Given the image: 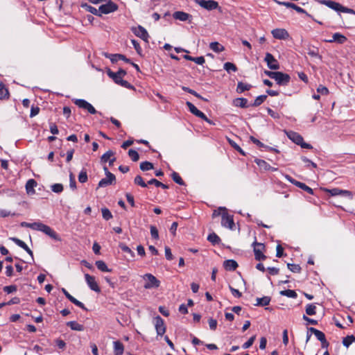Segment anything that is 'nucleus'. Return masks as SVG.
<instances>
[{
  "mask_svg": "<svg viewBox=\"0 0 355 355\" xmlns=\"http://www.w3.org/2000/svg\"><path fill=\"white\" fill-rule=\"evenodd\" d=\"M34 230H37L42 232L45 234L50 236L51 239L55 241H61L60 236L49 226L40 223V222H35L31 223V228Z\"/></svg>",
  "mask_w": 355,
  "mask_h": 355,
  "instance_id": "nucleus-1",
  "label": "nucleus"
},
{
  "mask_svg": "<svg viewBox=\"0 0 355 355\" xmlns=\"http://www.w3.org/2000/svg\"><path fill=\"white\" fill-rule=\"evenodd\" d=\"M288 137L297 145L300 146L303 148L311 149L313 146L304 141L303 137L297 132L289 131L287 133Z\"/></svg>",
  "mask_w": 355,
  "mask_h": 355,
  "instance_id": "nucleus-2",
  "label": "nucleus"
},
{
  "mask_svg": "<svg viewBox=\"0 0 355 355\" xmlns=\"http://www.w3.org/2000/svg\"><path fill=\"white\" fill-rule=\"evenodd\" d=\"M143 279L146 282L144 285L146 289L156 288L160 286V281L150 273L145 274Z\"/></svg>",
  "mask_w": 355,
  "mask_h": 355,
  "instance_id": "nucleus-3",
  "label": "nucleus"
},
{
  "mask_svg": "<svg viewBox=\"0 0 355 355\" xmlns=\"http://www.w3.org/2000/svg\"><path fill=\"white\" fill-rule=\"evenodd\" d=\"M254 258L257 261H263L266 259V256L263 253L265 250L263 243H258L256 241L252 243Z\"/></svg>",
  "mask_w": 355,
  "mask_h": 355,
  "instance_id": "nucleus-4",
  "label": "nucleus"
},
{
  "mask_svg": "<svg viewBox=\"0 0 355 355\" xmlns=\"http://www.w3.org/2000/svg\"><path fill=\"white\" fill-rule=\"evenodd\" d=\"M105 2V4L101 5L99 7V14H109L118 10L119 7L116 3L110 0H107Z\"/></svg>",
  "mask_w": 355,
  "mask_h": 355,
  "instance_id": "nucleus-5",
  "label": "nucleus"
},
{
  "mask_svg": "<svg viewBox=\"0 0 355 355\" xmlns=\"http://www.w3.org/2000/svg\"><path fill=\"white\" fill-rule=\"evenodd\" d=\"M132 32L138 37L148 42L149 35L145 28L142 26H133L131 28Z\"/></svg>",
  "mask_w": 355,
  "mask_h": 355,
  "instance_id": "nucleus-6",
  "label": "nucleus"
},
{
  "mask_svg": "<svg viewBox=\"0 0 355 355\" xmlns=\"http://www.w3.org/2000/svg\"><path fill=\"white\" fill-rule=\"evenodd\" d=\"M200 7L207 10H213L218 8V3L214 0H194Z\"/></svg>",
  "mask_w": 355,
  "mask_h": 355,
  "instance_id": "nucleus-7",
  "label": "nucleus"
},
{
  "mask_svg": "<svg viewBox=\"0 0 355 355\" xmlns=\"http://www.w3.org/2000/svg\"><path fill=\"white\" fill-rule=\"evenodd\" d=\"M154 325L157 336H163L165 334L166 325L164 320L159 315L154 318Z\"/></svg>",
  "mask_w": 355,
  "mask_h": 355,
  "instance_id": "nucleus-8",
  "label": "nucleus"
},
{
  "mask_svg": "<svg viewBox=\"0 0 355 355\" xmlns=\"http://www.w3.org/2000/svg\"><path fill=\"white\" fill-rule=\"evenodd\" d=\"M274 80L279 85L286 86L291 80V77L287 73H284L281 71H276Z\"/></svg>",
  "mask_w": 355,
  "mask_h": 355,
  "instance_id": "nucleus-9",
  "label": "nucleus"
},
{
  "mask_svg": "<svg viewBox=\"0 0 355 355\" xmlns=\"http://www.w3.org/2000/svg\"><path fill=\"white\" fill-rule=\"evenodd\" d=\"M221 225L225 227L233 230L235 226L233 216L224 211L221 215Z\"/></svg>",
  "mask_w": 355,
  "mask_h": 355,
  "instance_id": "nucleus-10",
  "label": "nucleus"
},
{
  "mask_svg": "<svg viewBox=\"0 0 355 355\" xmlns=\"http://www.w3.org/2000/svg\"><path fill=\"white\" fill-rule=\"evenodd\" d=\"M107 74L116 84H119L120 80H123V77L126 75V71L122 69H120L117 72H113L108 69Z\"/></svg>",
  "mask_w": 355,
  "mask_h": 355,
  "instance_id": "nucleus-11",
  "label": "nucleus"
},
{
  "mask_svg": "<svg viewBox=\"0 0 355 355\" xmlns=\"http://www.w3.org/2000/svg\"><path fill=\"white\" fill-rule=\"evenodd\" d=\"M269 69L277 70L279 69V64L277 59L270 53H266L264 58Z\"/></svg>",
  "mask_w": 355,
  "mask_h": 355,
  "instance_id": "nucleus-12",
  "label": "nucleus"
},
{
  "mask_svg": "<svg viewBox=\"0 0 355 355\" xmlns=\"http://www.w3.org/2000/svg\"><path fill=\"white\" fill-rule=\"evenodd\" d=\"M85 281L89 287V288L96 293L101 292V288L98 286L97 282H96L95 277L89 274L85 275Z\"/></svg>",
  "mask_w": 355,
  "mask_h": 355,
  "instance_id": "nucleus-13",
  "label": "nucleus"
},
{
  "mask_svg": "<svg viewBox=\"0 0 355 355\" xmlns=\"http://www.w3.org/2000/svg\"><path fill=\"white\" fill-rule=\"evenodd\" d=\"M274 38L277 40H288L290 37L288 32L284 28H275L271 31Z\"/></svg>",
  "mask_w": 355,
  "mask_h": 355,
  "instance_id": "nucleus-14",
  "label": "nucleus"
},
{
  "mask_svg": "<svg viewBox=\"0 0 355 355\" xmlns=\"http://www.w3.org/2000/svg\"><path fill=\"white\" fill-rule=\"evenodd\" d=\"M326 192L330 193L332 196H343L349 198H352V192L347 190H343L339 188H334L331 189H325Z\"/></svg>",
  "mask_w": 355,
  "mask_h": 355,
  "instance_id": "nucleus-15",
  "label": "nucleus"
},
{
  "mask_svg": "<svg viewBox=\"0 0 355 355\" xmlns=\"http://www.w3.org/2000/svg\"><path fill=\"white\" fill-rule=\"evenodd\" d=\"M104 55H105L106 58H110L112 63H115V62H118L119 60H123L127 63H131V60L130 59L127 58L125 55H123L122 54H119V53L110 54V53H104Z\"/></svg>",
  "mask_w": 355,
  "mask_h": 355,
  "instance_id": "nucleus-16",
  "label": "nucleus"
},
{
  "mask_svg": "<svg viewBox=\"0 0 355 355\" xmlns=\"http://www.w3.org/2000/svg\"><path fill=\"white\" fill-rule=\"evenodd\" d=\"M320 3L322 5H325L328 8L335 11L340 12L341 10L342 5L338 2L331 0H321L320 1Z\"/></svg>",
  "mask_w": 355,
  "mask_h": 355,
  "instance_id": "nucleus-17",
  "label": "nucleus"
},
{
  "mask_svg": "<svg viewBox=\"0 0 355 355\" xmlns=\"http://www.w3.org/2000/svg\"><path fill=\"white\" fill-rule=\"evenodd\" d=\"M173 17L174 19L180 20L181 21H191L192 19V16L190 14L184 12L183 11H175V12H173Z\"/></svg>",
  "mask_w": 355,
  "mask_h": 355,
  "instance_id": "nucleus-18",
  "label": "nucleus"
},
{
  "mask_svg": "<svg viewBox=\"0 0 355 355\" xmlns=\"http://www.w3.org/2000/svg\"><path fill=\"white\" fill-rule=\"evenodd\" d=\"M115 175L112 173H110L108 176H106V178H103L100 180L98 186V187H105L108 185L112 184L114 182H115Z\"/></svg>",
  "mask_w": 355,
  "mask_h": 355,
  "instance_id": "nucleus-19",
  "label": "nucleus"
},
{
  "mask_svg": "<svg viewBox=\"0 0 355 355\" xmlns=\"http://www.w3.org/2000/svg\"><path fill=\"white\" fill-rule=\"evenodd\" d=\"M37 182L33 179H30L26 182V191L28 195H33L35 193V187L37 186Z\"/></svg>",
  "mask_w": 355,
  "mask_h": 355,
  "instance_id": "nucleus-20",
  "label": "nucleus"
},
{
  "mask_svg": "<svg viewBox=\"0 0 355 355\" xmlns=\"http://www.w3.org/2000/svg\"><path fill=\"white\" fill-rule=\"evenodd\" d=\"M233 105L236 107L241 108L249 107L250 104L248 103V99L245 98H236L233 101Z\"/></svg>",
  "mask_w": 355,
  "mask_h": 355,
  "instance_id": "nucleus-21",
  "label": "nucleus"
},
{
  "mask_svg": "<svg viewBox=\"0 0 355 355\" xmlns=\"http://www.w3.org/2000/svg\"><path fill=\"white\" fill-rule=\"evenodd\" d=\"M113 348L114 355H122L124 352L123 344L119 340L113 342Z\"/></svg>",
  "mask_w": 355,
  "mask_h": 355,
  "instance_id": "nucleus-22",
  "label": "nucleus"
},
{
  "mask_svg": "<svg viewBox=\"0 0 355 355\" xmlns=\"http://www.w3.org/2000/svg\"><path fill=\"white\" fill-rule=\"evenodd\" d=\"M223 266L226 270L234 271L238 268V263L233 259H228L224 261Z\"/></svg>",
  "mask_w": 355,
  "mask_h": 355,
  "instance_id": "nucleus-23",
  "label": "nucleus"
},
{
  "mask_svg": "<svg viewBox=\"0 0 355 355\" xmlns=\"http://www.w3.org/2000/svg\"><path fill=\"white\" fill-rule=\"evenodd\" d=\"M346 41H347V37L345 35H343L339 33H334L332 35V39L328 40L329 42H337L338 44H343Z\"/></svg>",
  "mask_w": 355,
  "mask_h": 355,
  "instance_id": "nucleus-24",
  "label": "nucleus"
},
{
  "mask_svg": "<svg viewBox=\"0 0 355 355\" xmlns=\"http://www.w3.org/2000/svg\"><path fill=\"white\" fill-rule=\"evenodd\" d=\"M67 326L70 327L72 330L82 331H84L85 327L83 324L78 323L76 321H69L67 322Z\"/></svg>",
  "mask_w": 355,
  "mask_h": 355,
  "instance_id": "nucleus-25",
  "label": "nucleus"
},
{
  "mask_svg": "<svg viewBox=\"0 0 355 355\" xmlns=\"http://www.w3.org/2000/svg\"><path fill=\"white\" fill-rule=\"evenodd\" d=\"M271 298L268 296H264L263 297L257 298L256 306H264L270 304Z\"/></svg>",
  "mask_w": 355,
  "mask_h": 355,
  "instance_id": "nucleus-26",
  "label": "nucleus"
},
{
  "mask_svg": "<svg viewBox=\"0 0 355 355\" xmlns=\"http://www.w3.org/2000/svg\"><path fill=\"white\" fill-rule=\"evenodd\" d=\"M209 48L216 53H220L225 50L224 46L217 42H213L209 44Z\"/></svg>",
  "mask_w": 355,
  "mask_h": 355,
  "instance_id": "nucleus-27",
  "label": "nucleus"
},
{
  "mask_svg": "<svg viewBox=\"0 0 355 355\" xmlns=\"http://www.w3.org/2000/svg\"><path fill=\"white\" fill-rule=\"evenodd\" d=\"M252 85L248 83H243V82H239L236 87V92L238 93H242L245 91H248L251 89Z\"/></svg>",
  "mask_w": 355,
  "mask_h": 355,
  "instance_id": "nucleus-28",
  "label": "nucleus"
},
{
  "mask_svg": "<svg viewBox=\"0 0 355 355\" xmlns=\"http://www.w3.org/2000/svg\"><path fill=\"white\" fill-rule=\"evenodd\" d=\"M308 330L314 334L317 339L320 341H322V340H324L326 338L324 334L320 330H318L313 327H310L308 329Z\"/></svg>",
  "mask_w": 355,
  "mask_h": 355,
  "instance_id": "nucleus-29",
  "label": "nucleus"
},
{
  "mask_svg": "<svg viewBox=\"0 0 355 355\" xmlns=\"http://www.w3.org/2000/svg\"><path fill=\"white\" fill-rule=\"evenodd\" d=\"M81 7L85 8V10H87V12H91L92 14L93 15H97V16H101V14H99V10L98 9H96V8L90 6V5H88L87 3H82L81 4Z\"/></svg>",
  "mask_w": 355,
  "mask_h": 355,
  "instance_id": "nucleus-30",
  "label": "nucleus"
},
{
  "mask_svg": "<svg viewBox=\"0 0 355 355\" xmlns=\"http://www.w3.org/2000/svg\"><path fill=\"white\" fill-rule=\"evenodd\" d=\"M255 163L259 166L260 168L265 171H270L271 168V166L265 160L257 159H255Z\"/></svg>",
  "mask_w": 355,
  "mask_h": 355,
  "instance_id": "nucleus-31",
  "label": "nucleus"
},
{
  "mask_svg": "<svg viewBox=\"0 0 355 355\" xmlns=\"http://www.w3.org/2000/svg\"><path fill=\"white\" fill-rule=\"evenodd\" d=\"M95 264H96L97 268L102 272H110L111 271V270L110 268H108V267L107 266L106 263L102 260L96 261Z\"/></svg>",
  "mask_w": 355,
  "mask_h": 355,
  "instance_id": "nucleus-32",
  "label": "nucleus"
},
{
  "mask_svg": "<svg viewBox=\"0 0 355 355\" xmlns=\"http://www.w3.org/2000/svg\"><path fill=\"white\" fill-rule=\"evenodd\" d=\"M207 240L213 245L218 244L220 242V237L214 232L208 235Z\"/></svg>",
  "mask_w": 355,
  "mask_h": 355,
  "instance_id": "nucleus-33",
  "label": "nucleus"
},
{
  "mask_svg": "<svg viewBox=\"0 0 355 355\" xmlns=\"http://www.w3.org/2000/svg\"><path fill=\"white\" fill-rule=\"evenodd\" d=\"M280 295L291 298H296L297 297V293L295 291L290 289L280 291Z\"/></svg>",
  "mask_w": 355,
  "mask_h": 355,
  "instance_id": "nucleus-34",
  "label": "nucleus"
},
{
  "mask_svg": "<svg viewBox=\"0 0 355 355\" xmlns=\"http://www.w3.org/2000/svg\"><path fill=\"white\" fill-rule=\"evenodd\" d=\"M266 95H260L255 98L254 103L252 104H250V105L252 107L259 106L266 100Z\"/></svg>",
  "mask_w": 355,
  "mask_h": 355,
  "instance_id": "nucleus-35",
  "label": "nucleus"
},
{
  "mask_svg": "<svg viewBox=\"0 0 355 355\" xmlns=\"http://www.w3.org/2000/svg\"><path fill=\"white\" fill-rule=\"evenodd\" d=\"M114 156V152L112 150H107L105 153H104L101 157V161L102 163L107 162L112 157Z\"/></svg>",
  "mask_w": 355,
  "mask_h": 355,
  "instance_id": "nucleus-36",
  "label": "nucleus"
},
{
  "mask_svg": "<svg viewBox=\"0 0 355 355\" xmlns=\"http://www.w3.org/2000/svg\"><path fill=\"white\" fill-rule=\"evenodd\" d=\"M306 313L309 315H314L316 313V306L314 304H308L306 306Z\"/></svg>",
  "mask_w": 355,
  "mask_h": 355,
  "instance_id": "nucleus-37",
  "label": "nucleus"
},
{
  "mask_svg": "<svg viewBox=\"0 0 355 355\" xmlns=\"http://www.w3.org/2000/svg\"><path fill=\"white\" fill-rule=\"evenodd\" d=\"M296 187L306 191L309 194H312V195L313 194V190L303 182H296Z\"/></svg>",
  "mask_w": 355,
  "mask_h": 355,
  "instance_id": "nucleus-38",
  "label": "nucleus"
},
{
  "mask_svg": "<svg viewBox=\"0 0 355 355\" xmlns=\"http://www.w3.org/2000/svg\"><path fill=\"white\" fill-rule=\"evenodd\" d=\"M171 178L175 183L180 185H184V182L177 172L173 171L171 174Z\"/></svg>",
  "mask_w": 355,
  "mask_h": 355,
  "instance_id": "nucleus-39",
  "label": "nucleus"
},
{
  "mask_svg": "<svg viewBox=\"0 0 355 355\" xmlns=\"http://www.w3.org/2000/svg\"><path fill=\"white\" fill-rule=\"evenodd\" d=\"M9 92L4 85L0 84V99L8 98Z\"/></svg>",
  "mask_w": 355,
  "mask_h": 355,
  "instance_id": "nucleus-40",
  "label": "nucleus"
},
{
  "mask_svg": "<svg viewBox=\"0 0 355 355\" xmlns=\"http://www.w3.org/2000/svg\"><path fill=\"white\" fill-rule=\"evenodd\" d=\"M355 341V336L353 335L347 336L343 340V344L345 347H349V346Z\"/></svg>",
  "mask_w": 355,
  "mask_h": 355,
  "instance_id": "nucleus-41",
  "label": "nucleus"
},
{
  "mask_svg": "<svg viewBox=\"0 0 355 355\" xmlns=\"http://www.w3.org/2000/svg\"><path fill=\"white\" fill-rule=\"evenodd\" d=\"M153 168V164L148 161L143 162L140 164V169L143 171H149Z\"/></svg>",
  "mask_w": 355,
  "mask_h": 355,
  "instance_id": "nucleus-42",
  "label": "nucleus"
},
{
  "mask_svg": "<svg viewBox=\"0 0 355 355\" xmlns=\"http://www.w3.org/2000/svg\"><path fill=\"white\" fill-rule=\"evenodd\" d=\"M148 184H155L156 187H162V189H166L168 188V186L165 184H163L161 182L158 181L156 179H151L150 180H149L148 182Z\"/></svg>",
  "mask_w": 355,
  "mask_h": 355,
  "instance_id": "nucleus-43",
  "label": "nucleus"
},
{
  "mask_svg": "<svg viewBox=\"0 0 355 355\" xmlns=\"http://www.w3.org/2000/svg\"><path fill=\"white\" fill-rule=\"evenodd\" d=\"M73 103L78 107H79L80 108L84 109V110L86 109L87 106L89 103L87 101H86L85 100H84V99H75L73 101Z\"/></svg>",
  "mask_w": 355,
  "mask_h": 355,
  "instance_id": "nucleus-44",
  "label": "nucleus"
},
{
  "mask_svg": "<svg viewBox=\"0 0 355 355\" xmlns=\"http://www.w3.org/2000/svg\"><path fill=\"white\" fill-rule=\"evenodd\" d=\"M182 89L184 92H188V93L193 95L194 96L197 97L198 98H200V99H202V100H204V101H207V99L204 98L202 96H200L199 94H198L193 89H191L187 87H182Z\"/></svg>",
  "mask_w": 355,
  "mask_h": 355,
  "instance_id": "nucleus-45",
  "label": "nucleus"
},
{
  "mask_svg": "<svg viewBox=\"0 0 355 355\" xmlns=\"http://www.w3.org/2000/svg\"><path fill=\"white\" fill-rule=\"evenodd\" d=\"M51 188L52 191L54 193H62L64 189L63 185L60 183H56V184H52Z\"/></svg>",
  "mask_w": 355,
  "mask_h": 355,
  "instance_id": "nucleus-46",
  "label": "nucleus"
},
{
  "mask_svg": "<svg viewBox=\"0 0 355 355\" xmlns=\"http://www.w3.org/2000/svg\"><path fill=\"white\" fill-rule=\"evenodd\" d=\"M101 212H102L103 218L106 220H108L112 218V217H113L111 211L106 207L102 208Z\"/></svg>",
  "mask_w": 355,
  "mask_h": 355,
  "instance_id": "nucleus-47",
  "label": "nucleus"
},
{
  "mask_svg": "<svg viewBox=\"0 0 355 355\" xmlns=\"http://www.w3.org/2000/svg\"><path fill=\"white\" fill-rule=\"evenodd\" d=\"M224 69L226 70L227 72H230V71H232L234 72L236 71H237V67L236 66L232 63V62H225L224 64V67H223Z\"/></svg>",
  "mask_w": 355,
  "mask_h": 355,
  "instance_id": "nucleus-48",
  "label": "nucleus"
},
{
  "mask_svg": "<svg viewBox=\"0 0 355 355\" xmlns=\"http://www.w3.org/2000/svg\"><path fill=\"white\" fill-rule=\"evenodd\" d=\"M134 182L135 184L139 185L140 187L144 188L147 187V184L144 181L141 175H137L135 178Z\"/></svg>",
  "mask_w": 355,
  "mask_h": 355,
  "instance_id": "nucleus-49",
  "label": "nucleus"
},
{
  "mask_svg": "<svg viewBox=\"0 0 355 355\" xmlns=\"http://www.w3.org/2000/svg\"><path fill=\"white\" fill-rule=\"evenodd\" d=\"M287 266L288 269L293 272L300 273L301 272V267L298 264L288 263Z\"/></svg>",
  "mask_w": 355,
  "mask_h": 355,
  "instance_id": "nucleus-50",
  "label": "nucleus"
},
{
  "mask_svg": "<svg viewBox=\"0 0 355 355\" xmlns=\"http://www.w3.org/2000/svg\"><path fill=\"white\" fill-rule=\"evenodd\" d=\"M87 174L85 169H83L78 175V181L81 183H85L87 181Z\"/></svg>",
  "mask_w": 355,
  "mask_h": 355,
  "instance_id": "nucleus-51",
  "label": "nucleus"
},
{
  "mask_svg": "<svg viewBox=\"0 0 355 355\" xmlns=\"http://www.w3.org/2000/svg\"><path fill=\"white\" fill-rule=\"evenodd\" d=\"M10 239L12 240L16 245L23 248L24 250L28 246L23 241L20 240L18 238L11 237L10 238Z\"/></svg>",
  "mask_w": 355,
  "mask_h": 355,
  "instance_id": "nucleus-52",
  "label": "nucleus"
},
{
  "mask_svg": "<svg viewBox=\"0 0 355 355\" xmlns=\"http://www.w3.org/2000/svg\"><path fill=\"white\" fill-rule=\"evenodd\" d=\"M186 105H187V107L189 108V110L190 111V112L192 113L195 116L200 111L198 109H197V107L193 103H191L189 101H187L186 103Z\"/></svg>",
  "mask_w": 355,
  "mask_h": 355,
  "instance_id": "nucleus-53",
  "label": "nucleus"
},
{
  "mask_svg": "<svg viewBox=\"0 0 355 355\" xmlns=\"http://www.w3.org/2000/svg\"><path fill=\"white\" fill-rule=\"evenodd\" d=\"M128 155L133 162H137L139 160V155L138 153L133 149L129 150Z\"/></svg>",
  "mask_w": 355,
  "mask_h": 355,
  "instance_id": "nucleus-54",
  "label": "nucleus"
},
{
  "mask_svg": "<svg viewBox=\"0 0 355 355\" xmlns=\"http://www.w3.org/2000/svg\"><path fill=\"white\" fill-rule=\"evenodd\" d=\"M255 338H256V336H252L251 338H249V340H248V341H246V342L243 345L242 347H243V349H248V348H249L250 347H251V346L253 345V343H254V340H255Z\"/></svg>",
  "mask_w": 355,
  "mask_h": 355,
  "instance_id": "nucleus-55",
  "label": "nucleus"
},
{
  "mask_svg": "<svg viewBox=\"0 0 355 355\" xmlns=\"http://www.w3.org/2000/svg\"><path fill=\"white\" fill-rule=\"evenodd\" d=\"M301 159L304 163L307 164V168H309L310 166H312L313 168H317V164L311 161L310 159H309L307 157L303 156L301 157Z\"/></svg>",
  "mask_w": 355,
  "mask_h": 355,
  "instance_id": "nucleus-56",
  "label": "nucleus"
},
{
  "mask_svg": "<svg viewBox=\"0 0 355 355\" xmlns=\"http://www.w3.org/2000/svg\"><path fill=\"white\" fill-rule=\"evenodd\" d=\"M119 247H120L121 250L123 252H125V253H128V254H130L132 257H134V254H134V252L131 250V249H130L128 246H127V245H125V244H120Z\"/></svg>",
  "mask_w": 355,
  "mask_h": 355,
  "instance_id": "nucleus-57",
  "label": "nucleus"
},
{
  "mask_svg": "<svg viewBox=\"0 0 355 355\" xmlns=\"http://www.w3.org/2000/svg\"><path fill=\"white\" fill-rule=\"evenodd\" d=\"M40 109L38 106L32 105L31 109L30 117L33 118L37 115L40 112Z\"/></svg>",
  "mask_w": 355,
  "mask_h": 355,
  "instance_id": "nucleus-58",
  "label": "nucleus"
},
{
  "mask_svg": "<svg viewBox=\"0 0 355 355\" xmlns=\"http://www.w3.org/2000/svg\"><path fill=\"white\" fill-rule=\"evenodd\" d=\"M229 288L234 297L240 298L242 296V293L237 289L233 288L232 286H229Z\"/></svg>",
  "mask_w": 355,
  "mask_h": 355,
  "instance_id": "nucleus-59",
  "label": "nucleus"
},
{
  "mask_svg": "<svg viewBox=\"0 0 355 355\" xmlns=\"http://www.w3.org/2000/svg\"><path fill=\"white\" fill-rule=\"evenodd\" d=\"M150 234L151 236L155 239H157L159 238V233L156 227L153 225L150 226Z\"/></svg>",
  "mask_w": 355,
  "mask_h": 355,
  "instance_id": "nucleus-60",
  "label": "nucleus"
},
{
  "mask_svg": "<svg viewBox=\"0 0 355 355\" xmlns=\"http://www.w3.org/2000/svg\"><path fill=\"white\" fill-rule=\"evenodd\" d=\"M317 92L322 95H327L329 94V89L323 86V85H319V87L317 88Z\"/></svg>",
  "mask_w": 355,
  "mask_h": 355,
  "instance_id": "nucleus-61",
  "label": "nucleus"
},
{
  "mask_svg": "<svg viewBox=\"0 0 355 355\" xmlns=\"http://www.w3.org/2000/svg\"><path fill=\"white\" fill-rule=\"evenodd\" d=\"M3 291L7 293H11L17 291V286L15 285L6 286L3 287Z\"/></svg>",
  "mask_w": 355,
  "mask_h": 355,
  "instance_id": "nucleus-62",
  "label": "nucleus"
},
{
  "mask_svg": "<svg viewBox=\"0 0 355 355\" xmlns=\"http://www.w3.org/2000/svg\"><path fill=\"white\" fill-rule=\"evenodd\" d=\"M56 345L61 349H64L66 347V343L61 339H56L55 340Z\"/></svg>",
  "mask_w": 355,
  "mask_h": 355,
  "instance_id": "nucleus-63",
  "label": "nucleus"
},
{
  "mask_svg": "<svg viewBox=\"0 0 355 355\" xmlns=\"http://www.w3.org/2000/svg\"><path fill=\"white\" fill-rule=\"evenodd\" d=\"M209 325L211 330H216L217 327V320L213 318H210L209 320Z\"/></svg>",
  "mask_w": 355,
  "mask_h": 355,
  "instance_id": "nucleus-64",
  "label": "nucleus"
}]
</instances>
